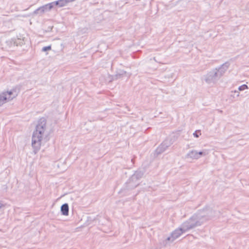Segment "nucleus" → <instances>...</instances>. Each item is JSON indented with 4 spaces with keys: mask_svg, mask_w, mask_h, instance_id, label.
I'll list each match as a JSON object with an SVG mask.
<instances>
[{
    "mask_svg": "<svg viewBox=\"0 0 249 249\" xmlns=\"http://www.w3.org/2000/svg\"><path fill=\"white\" fill-rule=\"evenodd\" d=\"M193 135L196 138H198L200 135H201V130H196L193 133Z\"/></svg>",
    "mask_w": 249,
    "mask_h": 249,
    "instance_id": "6ab92c4d",
    "label": "nucleus"
},
{
    "mask_svg": "<svg viewBox=\"0 0 249 249\" xmlns=\"http://www.w3.org/2000/svg\"><path fill=\"white\" fill-rule=\"evenodd\" d=\"M215 212L210 208L198 210L189 219L181 224L184 231H188L210 220L214 215Z\"/></svg>",
    "mask_w": 249,
    "mask_h": 249,
    "instance_id": "f257e3e1",
    "label": "nucleus"
},
{
    "mask_svg": "<svg viewBox=\"0 0 249 249\" xmlns=\"http://www.w3.org/2000/svg\"><path fill=\"white\" fill-rule=\"evenodd\" d=\"M46 125H36V130L34 131L32 138V146L34 152L36 154L40 149L41 142L44 136L48 135L46 131Z\"/></svg>",
    "mask_w": 249,
    "mask_h": 249,
    "instance_id": "f03ea898",
    "label": "nucleus"
},
{
    "mask_svg": "<svg viewBox=\"0 0 249 249\" xmlns=\"http://www.w3.org/2000/svg\"><path fill=\"white\" fill-rule=\"evenodd\" d=\"M247 89H248V86L246 84H243L239 87L238 90L240 91H243Z\"/></svg>",
    "mask_w": 249,
    "mask_h": 249,
    "instance_id": "a211bd4d",
    "label": "nucleus"
},
{
    "mask_svg": "<svg viewBox=\"0 0 249 249\" xmlns=\"http://www.w3.org/2000/svg\"><path fill=\"white\" fill-rule=\"evenodd\" d=\"M6 102V97L4 94H0V107Z\"/></svg>",
    "mask_w": 249,
    "mask_h": 249,
    "instance_id": "2eb2a0df",
    "label": "nucleus"
},
{
    "mask_svg": "<svg viewBox=\"0 0 249 249\" xmlns=\"http://www.w3.org/2000/svg\"><path fill=\"white\" fill-rule=\"evenodd\" d=\"M175 137L173 136V138H166L162 142V144L163 146H165V147L166 148H168L173 143L175 142Z\"/></svg>",
    "mask_w": 249,
    "mask_h": 249,
    "instance_id": "1a4fd4ad",
    "label": "nucleus"
},
{
    "mask_svg": "<svg viewBox=\"0 0 249 249\" xmlns=\"http://www.w3.org/2000/svg\"><path fill=\"white\" fill-rule=\"evenodd\" d=\"M216 71L214 69L203 76V80L209 85L215 84L220 79Z\"/></svg>",
    "mask_w": 249,
    "mask_h": 249,
    "instance_id": "7ed1b4c3",
    "label": "nucleus"
},
{
    "mask_svg": "<svg viewBox=\"0 0 249 249\" xmlns=\"http://www.w3.org/2000/svg\"><path fill=\"white\" fill-rule=\"evenodd\" d=\"M46 119L45 117H42L37 121L36 124H46Z\"/></svg>",
    "mask_w": 249,
    "mask_h": 249,
    "instance_id": "f3484780",
    "label": "nucleus"
},
{
    "mask_svg": "<svg viewBox=\"0 0 249 249\" xmlns=\"http://www.w3.org/2000/svg\"><path fill=\"white\" fill-rule=\"evenodd\" d=\"M51 50V46L49 45V46H45V47H43L42 49V52H45L50 51Z\"/></svg>",
    "mask_w": 249,
    "mask_h": 249,
    "instance_id": "4be33fe9",
    "label": "nucleus"
},
{
    "mask_svg": "<svg viewBox=\"0 0 249 249\" xmlns=\"http://www.w3.org/2000/svg\"><path fill=\"white\" fill-rule=\"evenodd\" d=\"M64 0L65 5H66L67 3L71 2L74 1L75 0Z\"/></svg>",
    "mask_w": 249,
    "mask_h": 249,
    "instance_id": "b1692460",
    "label": "nucleus"
},
{
    "mask_svg": "<svg viewBox=\"0 0 249 249\" xmlns=\"http://www.w3.org/2000/svg\"><path fill=\"white\" fill-rule=\"evenodd\" d=\"M185 232L186 231H183L182 227L178 228L171 233V235L166 238V241L173 242Z\"/></svg>",
    "mask_w": 249,
    "mask_h": 249,
    "instance_id": "20e7f679",
    "label": "nucleus"
},
{
    "mask_svg": "<svg viewBox=\"0 0 249 249\" xmlns=\"http://www.w3.org/2000/svg\"><path fill=\"white\" fill-rule=\"evenodd\" d=\"M4 94L6 97V102L10 101L15 98L18 94V91L17 89H13L10 91H4L1 93Z\"/></svg>",
    "mask_w": 249,
    "mask_h": 249,
    "instance_id": "423d86ee",
    "label": "nucleus"
},
{
    "mask_svg": "<svg viewBox=\"0 0 249 249\" xmlns=\"http://www.w3.org/2000/svg\"><path fill=\"white\" fill-rule=\"evenodd\" d=\"M47 5L48 6V9H49V11L51 10L52 8H53L55 6L54 4V1L47 4Z\"/></svg>",
    "mask_w": 249,
    "mask_h": 249,
    "instance_id": "aec40b11",
    "label": "nucleus"
},
{
    "mask_svg": "<svg viewBox=\"0 0 249 249\" xmlns=\"http://www.w3.org/2000/svg\"><path fill=\"white\" fill-rule=\"evenodd\" d=\"M234 93H238V92L237 91H236V90H235L234 91Z\"/></svg>",
    "mask_w": 249,
    "mask_h": 249,
    "instance_id": "cd10ccee",
    "label": "nucleus"
},
{
    "mask_svg": "<svg viewBox=\"0 0 249 249\" xmlns=\"http://www.w3.org/2000/svg\"><path fill=\"white\" fill-rule=\"evenodd\" d=\"M41 7H42V9H44L43 11H44V12H46V11H49V10L48 9V6H47V4L43 5Z\"/></svg>",
    "mask_w": 249,
    "mask_h": 249,
    "instance_id": "5701e85b",
    "label": "nucleus"
},
{
    "mask_svg": "<svg viewBox=\"0 0 249 249\" xmlns=\"http://www.w3.org/2000/svg\"><path fill=\"white\" fill-rule=\"evenodd\" d=\"M131 160V162H132V163H133V164H134V162H135V160H134V158H133V159H132Z\"/></svg>",
    "mask_w": 249,
    "mask_h": 249,
    "instance_id": "a878e982",
    "label": "nucleus"
},
{
    "mask_svg": "<svg viewBox=\"0 0 249 249\" xmlns=\"http://www.w3.org/2000/svg\"><path fill=\"white\" fill-rule=\"evenodd\" d=\"M237 96H239V94L238 93L237 94Z\"/></svg>",
    "mask_w": 249,
    "mask_h": 249,
    "instance_id": "7c9ffc66",
    "label": "nucleus"
},
{
    "mask_svg": "<svg viewBox=\"0 0 249 249\" xmlns=\"http://www.w3.org/2000/svg\"><path fill=\"white\" fill-rule=\"evenodd\" d=\"M3 206V205L0 202V209Z\"/></svg>",
    "mask_w": 249,
    "mask_h": 249,
    "instance_id": "bb28decb",
    "label": "nucleus"
},
{
    "mask_svg": "<svg viewBox=\"0 0 249 249\" xmlns=\"http://www.w3.org/2000/svg\"><path fill=\"white\" fill-rule=\"evenodd\" d=\"M55 6L59 7H61L65 6V3L64 0H58L54 1Z\"/></svg>",
    "mask_w": 249,
    "mask_h": 249,
    "instance_id": "4468645a",
    "label": "nucleus"
},
{
    "mask_svg": "<svg viewBox=\"0 0 249 249\" xmlns=\"http://www.w3.org/2000/svg\"><path fill=\"white\" fill-rule=\"evenodd\" d=\"M61 214L63 215L67 216L69 215V207L68 203H64L61 206L60 209Z\"/></svg>",
    "mask_w": 249,
    "mask_h": 249,
    "instance_id": "9b49d317",
    "label": "nucleus"
},
{
    "mask_svg": "<svg viewBox=\"0 0 249 249\" xmlns=\"http://www.w3.org/2000/svg\"><path fill=\"white\" fill-rule=\"evenodd\" d=\"M208 154V152L205 150V151H200V152H197V155L198 156V159L200 158V156H206V155Z\"/></svg>",
    "mask_w": 249,
    "mask_h": 249,
    "instance_id": "412c9836",
    "label": "nucleus"
},
{
    "mask_svg": "<svg viewBox=\"0 0 249 249\" xmlns=\"http://www.w3.org/2000/svg\"><path fill=\"white\" fill-rule=\"evenodd\" d=\"M139 183L137 181H130V178L126 182L125 188L126 190H131L135 188Z\"/></svg>",
    "mask_w": 249,
    "mask_h": 249,
    "instance_id": "9d476101",
    "label": "nucleus"
},
{
    "mask_svg": "<svg viewBox=\"0 0 249 249\" xmlns=\"http://www.w3.org/2000/svg\"><path fill=\"white\" fill-rule=\"evenodd\" d=\"M230 65L229 62H226L225 63L221 65L220 67L214 69L216 70V73L218 74L219 78H220L228 70Z\"/></svg>",
    "mask_w": 249,
    "mask_h": 249,
    "instance_id": "39448f33",
    "label": "nucleus"
},
{
    "mask_svg": "<svg viewBox=\"0 0 249 249\" xmlns=\"http://www.w3.org/2000/svg\"><path fill=\"white\" fill-rule=\"evenodd\" d=\"M187 157H189L194 159H198V156L197 155V152L196 150H193L189 152L187 154Z\"/></svg>",
    "mask_w": 249,
    "mask_h": 249,
    "instance_id": "ddd939ff",
    "label": "nucleus"
},
{
    "mask_svg": "<svg viewBox=\"0 0 249 249\" xmlns=\"http://www.w3.org/2000/svg\"><path fill=\"white\" fill-rule=\"evenodd\" d=\"M14 43H15V44H16V46H18V43H17L15 42Z\"/></svg>",
    "mask_w": 249,
    "mask_h": 249,
    "instance_id": "c756f323",
    "label": "nucleus"
},
{
    "mask_svg": "<svg viewBox=\"0 0 249 249\" xmlns=\"http://www.w3.org/2000/svg\"><path fill=\"white\" fill-rule=\"evenodd\" d=\"M124 75H126V76L128 77H129L130 76V74L127 73L126 71H124V70H118L116 72V74L112 76V80H117L123 77Z\"/></svg>",
    "mask_w": 249,
    "mask_h": 249,
    "instance_id": "0eeeda50",
    "label": "nucleus"
},
{
    "mask_svg": "<svg viewBox=\"0 0 249 249\" xmlns=\"http://www.w3.org/2000/svg\"><path fill=\"white\" fill-rule=\"evenodd\" d=\"M247 9L249 11V2L247 4Z\"/></svg>",
    "mask_w": 249,
    "mask_h": 249,
    "instance_id": "393cba45",
    "label": "nucleus"
},
{
    "mask_svg": "<svg viewBox=\"0 0 249 249\" xmlns=\"http://www.w3.org/2000/svg\"><path fill=\"white\" fill-rule=\"evenodd\" d=\"M167 149V148L165 147V146H163L161 143L155 150L154 153L155 156H158V155L164 152Z\"/></svg>",
    "mask_w": 249,
    "mask_h": 249,
    "instance_id": "f8f14e48",
    "label": "nucleus"
},
{
    "mask_svg": "<svg viewBox=\"0 0 249 249\" xmlns=\"http://www.w3.org/2000/svg\"><path fill=\"white\" fill-rule=\"evenodd\" d=\"M149 128H150L149 127L147 128L146 129H145V131H147V130L148 129H149Z\"/></svg>",
    "mask_w": 249,
    "mask_h": 249,
    "instance_id": "c85d7f7f",
    "label": "nucleus"
},
{
    "mask_svg": "<svg viewBox=\"0 0 249 249\" xmlns=\"http://www.w3.org/2000/svg\"><path fill=\"white\" fill-rule=\"evenodd\" d=\"M143 172L140 170H138L130 178V181H137L141 179L143 175Z\"/></svg>",
    "mask_w": 249,
    "mask_h": 249,
    "instance_id": "6e6552de",
    "label": "nucleus"
},
{
    "mask_svg": "<svg viewBox=\"0 0 249 249\" xmlns=\"http://www.w3.org/2000/svg\"><path fill=\"white\" fill-rule=\"evenodd\" d=\"M44 9H42V7H40L35 10L33 13L32 14V15H37V14H41L44 13L43 11Z\"/></svg>",
    "mask_w": 249,
    "mask_h": 249,
    "instance_id": "dca6fc26",
    "label": "nucleus"
}]
</instances>
